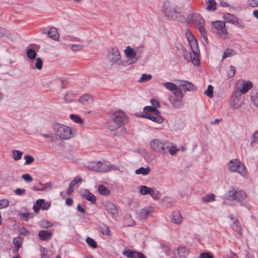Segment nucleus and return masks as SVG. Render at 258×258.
<instances>
[{"mask_svg": "<svg viewBox=\"0 0 258 258\" xmlns=\"http://www.w3.org/2000/svg\"><path fill=\"white\" fill-rule=\"evenodd\" d=\"M22 178L26 182H30L33 180V178L28 173L23 174L22 175Z\"/></svg>", "mask_w": 258, "mask_h": 258, "instance_id": "e2e57ef3", "label": "nucleus"}, {"mask_svg": "<svg viewBox=\"0 0 258 258\" xmlns=\"http://www.w3.org/2000/svg\"><path fill=\"white\" fill-rule=\"evenodd\" d=\"M202 199L205 202H212L215 200L214 195L212 194L208 195L204 197Z\"/></svg>", "mask_w": 258, "mask_h": 258, "instance_id": "603ef678", "label": "nucleus"}, {"mask_svg": "<svg viewBox=\"0 0 258 258\" xmlns=\"http://www.w3.org/2000/svg\"><path fill=\"white\" fill-rule=\"evenodd\" d=\"M124 52L125 55L128 58H136V60L139 58V56L137 57V51L134 50L130 46H127Z\"/></svg>", "mask_w": 258, "mask_h": 258, "instance_id": "4be33fe9", "label": "nucleus"}, {"mask_svg": "<svg viewBox=\"0 0 258 258\" xmlns=\"http://www.w3.org/2000/svg\"><path fill=\"white\" fill-rule=\"evenodd\" d=\"M233 229L239 234L241 233V227L238 223H234L232 226Z\"/></svg>", "mask_w": 258, "mask_h": 258, "instance_id": "69168bd1", "label": "nucleus"}, {"mask_svg": "<svg viewBox=\"0 0 258 258\" xmlns=\"http://www.w3.org/2000/svg\"><path fill=\"white\" fill-rule=\"evenodd\" d=\"M154 211V208L151 206H147L142 209L138 216L140 219H146L150 216Z\"/></svg>", "mask_w": 258, "mask_h": 258, "instance_id": "6ab92c4d", "label": "nucleus"}, {"mask_svg": "<svg viewBox=\"0 0 258 258\" xmlns=\"http://www.w3.org/2000/svg\"><path fill=\"white\" fill-rule=\"evenodd\" d=\"M40 225L43 228H46L51 227L53 226V224L51 222L46 220L40 221Z\"/></svg>", "mask_w": 258, "mask_h": 258, "instance_id": "3c124183", "label": "nucleus"}, {"mask_svg": "<svg viewBox=\"0 0 258 258\" xmlns=\"http://www.w3.org/2000/svg\"><path fill=\"white\" fill-rule=\"evenodd\" d=\"M99 162H93L90 163L88 166L87 167L89 169L98 172V165Z\"/></svg>", "mask_w": 258, "mask_h": 258, "instance_id": "a19ab883", "label": "nucleus"}, {"mask_svg": "<svg viewBox=\"0 0 258 258\" xmlns=\"http://www.w3.org/2000/svg\"><path fill=\"white\" fill-rule=\"evenodd\" d=\"M179 86L184 91H191L196 90V87L191 83L186 81H179Z\"/></svg>", "mask_w": 258, "mask_h": 258, "instance_id": "a211bd4d", "label": "nucleus"}, {"mask_svg": "<svg viewBox=\"0 0 258 258\" xmlns=\"http://www.w3.org/2000/svg\"><path fill=\"white\" fill-rule=\"evenodd\" d=\"M198 30L200 31L201 35H202L204 40L207 43L208 42V37L207 35V32L205 29V25L200 26L197 27Z\"/></svg>", "mask_w": 258, "mask_h": 258, "instance_id": "4c0bfd02", "label": "nucleus"}, {"mask_svg": "<svg viewBox=\"0 0 258 258\" xmlns=\"http://www.w3.org/2000/svg\"><path fill=\"white\" fill-rule=\"evenodd\" d=\"M12 153L13 158L15 161L19 160L22 158V156L23 155V152L22 151L16 150H12Z\"/></svg>", "mask_w": 258, "mask_h": 258, "instance_id": "f704fd0d", "label": "nucleus"}, {"mask_svg": "<svg viewBox=\"0 0 258 258\" xmlns=\"http://www.w3.org/2000/svg\"><path fill=\"white\" fill-rule=\"evenodd\" d=\"M224 19L227 22L232 23L236 26L240 27L242 29L244 28V26L241 24V23L240 22L238 19L233 15L226 14L224 15Z\"/></svg>", "mask_w": 258, "mask_h": 258, "instance_id": "4468645a", "label": "nucleus"}, {"mask_svg": "<svg viewBox=\"0 0 258 258\" xmlns=\"http://www.w3.org/2000/svg\"><path fill=\"white\" fill-rule=\"evenodd\" d=\"M163 201L164 202L163 204L167 207L172 206L175 203V201L173 199L169 198H164Z\"/></svg>", "mask_w": 258, "mask_h": 258, "instance_id": "37998d69", "label": "nucleus"}, {"mask_svg": "<svg viewBox=\"0 0 258 258\" xmlns=\"http://www.w3.org/2000/svg\"><path fill=\"white\" fill-rule=\"evenodd\" d=\"M250 100L252 104L258 108V89H253L251 91Z\"/></svg>", "mask_w": 258, "mask_h": 258, "instance_id": "a878e982", "label": "nucleus"}, {"mask_svg": "<svg viewBox=\"0 0 258 258\" xmlns=\"http://www.w3.org/2000/svg\"><path fill=\"white\" fill-rule=\"evenodd\" d=\"M162 12L165 17L174 21L182 22L185 19L178 6L169 0L164 2Z\"/></svg>", "mask_w": 258, "mask_h": 258, "instance_id": "f03ea898", "label": "nucleus"}, {"mask_svg": "<svg viewBox=\"0 0 258 258\" xmlns=\"http://www.w3.org/2000/svg\"><path fill=\"white\" fill-rule=\"evenodd\" d=\"M169 99L173 106L175 108H179L183 106V103L181 99H175L172 96H170Z\"/></svg>", "mask_w": 258, "mask_h": 258, "instance_id": "bb28decb", "label": "nucleus"}, {"mask_svg": "<svg viewBox=\"0 0 258 258\" xmlns=\"http://www.w3.org/2000/svg\"><path fill=\"white\" fill-rule=\"evenodd\" d=\"M26 54L27 57L30 59H34L37 55V53L32 48L28 49L27 50Z\"/></svg>", "mask_w": 258, "mask_h": 258, "instance_id": "ea45409f", "label": "nucleus"}, {"mask_svg": "<svg viewBox=\"0 0 258 258\" xmlns=\"http://www.w3.org/2000/svg\"><path fill=\"white\" fill-rule=\"evenodd\" d=\"M24 159H25V162L24 163L25 165L30 164L34 161V158L32 156L28 155H25L24 156Z\"/></svg>", "mask_w": 258, "mask_h": 258, "instance_id": "5fc2aeb1", "label": "nucleus"}, {"mask_svg": "<svg viewBox=\"0 0 258 258\" xmlns=\"http://www.w3.org/2000/svg\"><path fill=\"white\" fill-rule=\"evenodd\" d=\"M81 196L84 199L90 202L92 204H95L96 203V198L95 196L90 192L88 189H85L82 190Z\"/></svg>", "mask_w": 258, "mask_h": 258, "instance_id": "f3484780", "label": "nucleus"}, {"mask_svg": "<svg viewBox=\"0 0 258 258\" xmlns=\"http://www.w3.org/2000/svg\"><path fill=\"white\" fill-rule=\"evenodd\" d=\"M106 58L111 66H120L122 63L121 54L116 46H112L108 49Z\"/></svg>", "mask_w": 258, "mask_h": 258, "instance_id": "39448f33", "label": "nucleus"}, {"mask_svg": "<svg viewBox=\"0 0 258 258\" xmlns=\"http://www.w3.org/2000/svg\"><path fill=\"white\" fill-rule=\"evenodd\" d=\"M42 66H43V60H42V59L41 58H40V57L37 58H36V63H35V68L37 70H40L42 69Z\"/></svg>", "mask_w": 258, "mask_h": 258, "instance_id": "864d4df0", "label": "nucleus"}, {"mask_svg": "<svg viewBox=\"0 0 258 258\" xmlns=\"http://www.w3.org/2000/svg\"><path fill=\"white\" fill-rule=\"evenodd\" d=\"M152 76L150 74H144L139 80V82H145L150 80Z\"/></svg>", "mask_w": 258, "mask_h": 258, "instance_id": "49530a36", "label": "nucleus"}, {"mask_svg": "<svg viewBox=\"0 0 258 258\" xmlns=\"http://www.w3.org/2000/svg\"><path fill=\"white\" fill-rule=\"evenodd\" d=\"M76 96V94L72 91H69L65 94L64 99L66 103H70L74 101Z\"/></svg>", "mask_w": 258, "mask_h": 258, "instance_id": "c756f323", "label": "nucleus"}, {"mask_svg": "<svg viewBox=\"0 0 258 258\" xmlns=\"http://www.w3.org/2000/svg\"><path fill=\"white\" fill-rule=\"evenodd\" d=\"M14 192L17 195L22 196L25 194V189L17 188L14 190Z\"/></svg>", "mask_w": 258, "mask_h": 258, "instance_id": "774afa93", "label": "nucleus"}, {"mask_svg": "<svg viewBox=\"0 0 258 258\" xmlns=\"http://www.w3.org/2000/svg\"><path fill=\"white\" fill-rule=\"evenodd\" d=\"M173 93L176 97H177L180 99L183 97V93L182 91L180 89H179L178 88H177V89L173 92Z\"/></svg>", "mask_w": 258, "mask_h": 258, "instance_id": "0e129e2a", "label": "nucleus"}, {"mask_svg": "<svg viewBox=\"0 0 258 258\" xmlns=\"http://www.w3.org/2000/svg\"><path fill=\"white\" fill-rule=\"evenodd\" d=\"M9 201L7 199H2L0 200V210L7 207L9 206Z\"/></svg>", "mask_w": 258, "mask_h": 258, "instance_id": "13d9d810", "label": "nucleus"}, {"mask_svg": "<svg viewBox=\"0 0 258 258\" xmlns=\"http://www.w3.org/2000/svg\"><path fill=\"white\" fill-rule=\"evenodd\" d=\"M105 210L112 216H115L118 214V210L116 206L110 201H107L103 203Z\"/></svg>", "mask_w": 258, "mask_h": 258, "instance_id": "2eb2a0df", "label": "nucleus"}, {"mask_svg": "<svg viewBox=\"0 0 258 258\" xmlns=\"http://www.w3.org/2000/svg\"><path fill=\"white\" fill-rule=\"evenodd\" d=\"M71 47L73 51H77L81 50L83 48V46L81 44H72L71 45Z\"/></svg>", "mask_w": 258, "mask_h": 258, "instance_id": "bf43d9fd", "label": "nucleus"}, {"mask_svg": "<svg viewBox=\"0 0 258 258\" xmlns=\"http://www.w3.org/2000/svg\"><path fill=\"white\" fill-rule=\"evenodd\" d=\"M48 37L54 40H56L59 38V34L57 29L53 26H51L49 28V30L47 32Z\"/></svg>", "mask_w": 258, "mask_h": 258, "instance_id": "b1692460", "label": "nucleus"}, {"mask_svg": "<svg viewBox=\"0 0 258 258\" xmlns=\"http://www.w3.org/2000/svg\"><path fill=\"white\" fill-rule=\"evenodd\" d=\"M70 117L72 120H74L77 123L82 124L83 122V119L77 115L71 114Z\"/></svg>", "mask_w": 258, "mask_h": 258, "instance_id": "09e8293b", "label": "nucleus"}, {"mask_svg": "<svg viewBox=\"0 0 258 258\" xmlns=\"http://www.w3.org/2000/svg\"><path fill=\"white\" fill-rule=\"evenodd\" d=\"M13 243H14V245H15V246L17 248H20L22 246V238L20 237H17L14 238V239L13 240Z\"/></svg>", "mask_w": 258, "mask_h": 258, "instance_id": "a18cd8bd", "label": "nucleus"}, {"mask_svg": "<svg viewBox=\"0 0 258 258\" xmlns=\"http://www.w3.org/2000/svg\"><path fill=\"white\" fill-rule=\"evenodd\" d=\"M54 131L56 135L62 140L72 138L75 135V131L71 127L64 124L58 123L54 125Z\"/></svg>", "mask_w": 258, "mask_h": 258, "instance_id": "7ed1b4c3", "label": "nucleus"}, {"mask_svg": "<svg viewBox=\"0 0 258 258\" xmlns=\"http://www.w3.org/2000/svg\"><path fill=\"white\" fill-rule=\"evenodd\" d=\"M177 251L179 258H186L189 252L188 249L184 246L179 247Z\"/></svg>", "mask_w": 258, "mask_h": 258, "instance_id": "cd10ccee", "label": "nucleus"}, {"mask_svg": "<svg viewBox=\"0 0 258 258\" xmlns=\"http://www.w3.org/2000/svg\"><path fill=\"white\" fill-rule=\"evenodd\" d=\"M41 136L45 138L48 139L47 142L48 143H51L52 142H55L57 140V136L54 135L53 133L49 134H41Z\"/></svg>", "mask_w": 258, "mask_h": 258, "instance_id": "c85d7f7f", "label": "nucleus"}, {"mask_svg": "<svg viewBox=\"0 0 258 258\" xmlns=\"http://www.w3.org/2000/svg\"><path fill=\"white\" fill-rule=\"evenodd\" d=\"M258 144V132H255L253 135V140L251 142V145L253 146L255 144Z\"/></svg>", "mask_w": 258, "mask_h": 258, "instance_id": "680f3d73", "label": "nucleus"}, {"mask_svg": "<svg viewBox=\"0 0 258 258\" xmlns=\"http://www.w3.org/2000/svg\"><path fill=\"white\" fill-rule=\"evenodd\" d=\"M232 52L233 50L231 49L227 48L226 50L224 51L223 53V55L222 56V60L226 58V57H228L229 56H231L232 55Z\"/></svg>", "mask_w": 258, "mask_h": 258, "instance_id": "6e6d98bb", "label": "nucleus"}, {"mask_svg": "<svg viewBox=\"0 0 258 258\" xmlns=\"http://www.w3.org/2000/svg\"><path fill=\"white\" fill-rule=\"evenodd\" d=\"M78 101L82 104H90L93 102V99L91 96L86 94L81 96L79 98Z\"/></svg>", "mask_w": 258, "mask_h": 258, "instance_id": "393cba45", "label": "nucleus"}, {"mask_svg": "<svg viewBox=\"0 0 258 258\" xmlns=\"http://www.w3.org/2000/svg\"><path fill=\"white\" fill-rule=\"evenodd\" d=\"M21 217L25 221H27L29 218H31L33 217V213H22L20 214Z\"/></svg>", "mask_w": 258, "mask_h": 258, "instance_id": "052dcab7", "label": "nucleus"}, {"mask_svg": "<svg viewBox=\"0 0 258 258\" xmlns=\"http://www.w3.org/2000/svg\"><path fill=\"white\" fill-rule=\"evenodd\" d=\"M228 196L232 200H236L237 201H243L246 197V194L244 191L242 190H236L235 189H232L228 192Z\"/></svg>", "mask_w": 258, "mask_h": 258, "instance_id": "9b49d317", "label": "nucleus"}, {"mask_svg": "<svg viewBox=\"0 0 258 258\" xmlns=\"http://www.w3.org/2000/svg\"><path fill=\"white\" fill-rule=\"evenodd\" d=\"M189 43L192 53H197L198 52H200L199 49L198 47V42L196 39H193L190 41H189Z\"/></svg>", "mask_w": 258, "mask_h": 258, "instance_id": "2f4dec72", "label": "nucleus"}, {"mask_svg": "<svg viewBox=\"0 0 258 258\" xmlns=\"http://www.w3.org/2000/svg\"><path fill=\"white\" fill-rule=\"evenodd\" d=\"M99 229L100 232L104 235H110V231L108 226L105 224H102L100 226Z\"/></svg>", "mask_w": 258, "mask_h": 258, "instance_id": "c9c22d12", "label": "nucleus"}, {"mask_svg": "<svg viewBox=\"0 0 258 258\" xmlns=\"http://www.w3.org/2000/svg\"><path fill=\"white\" fill-rule=\"evenodd\" d=\"M110 117L117 124L118 126H121L124 121L127 119L124 112L120 110L111 113Z\"/></svg>", "mask_w": 258, "mask_h": 258, "instance_id": "1a4fd4ad", "label": "nucleus"}, {"mask_svg": "<svg viewBox=\"0 0 258 258\" xmlns=\"http://www.w3.org/2000/svg\"><path fill=\"white\" fill-rule=\"evenodd\" d=\"M140 193L142 195H147L151 194L153 189L146 185H141L140 188Z\"/></svg>", "mask_w": 258, "mask_h": 258, "instance_id": "7c9ffc66", "label": "nucleus"}, {"mask_svg": "<svg viewBox=\"0 0 258 258\" xmlns=\"http://www.w3.org/2000/svg\"><path fill=\"white\" fill-rule=\"evenodd\" d=\"M150 170L151 169L149 167H147L146 168L141 167L139 169H136L135 173L136 174H142L143 175H147L149 173Z\"/></svg>", "mask_w": 258, "mask_h": 258, "instance_id": "473e14b6", "label": "nucleus"}, {"mask_svg": "<svg viewBox=\"0 0 258 258\" xmlns=\"http://www.w3.org/2000/svg\"><path fill=\"white\" fill-rule=\"evenodd\" d=\"M98 171L105 172L109 171L111 168V164L108 161L101 162L99 161Z\"/></svg>", "mask_w": 258, "mask_h": 258, "instance_id": "5701e85b", "label": "nucleus"}, {"mask_svg": "<svg viewBox=\"0 0 258 258\" xmlns=\"http://www.w3.org/2000/svg\"><path fill=\"white\" fill-rule=\"evenodd\" d=\"M144 111L145 113L144 115H143L144 117L158 123H161L163 122V117L155 107L150 106H146L144 108Z\"/></svg>", "mask_w": 258, "mask_h": 258, "instance_id": "20e7f679", "label": "nucleus"}, {"mask_svg": "<svg viewBox=\"0 0 258 258\" xmlns=\"http://www.w3.org/2000/svg\"><path fill=\"white\" fill-rule=\"evenodd\" d=\"M253 84L250 81L241 80L238 81L236 85L234 91L241 95L244 94L252 87Z\"/></svg>", "mask_w": 258, "mask_h": 258, "instance_id": "0eeeda50", "label": "nucleus"}, {"mask_svg": "<svg viewBox=\"0 0 258 258\" xmlns=\"http://www.w3.org/2000/svg\"><path fill=\"white\" fill-rule=\"evenodd\" d=\"M82 181L81 178L79 176H77L75 178L71 181L69 184L74 187V186L78 183L81 182Z\"/></svg>", "mask_w": 258, "mask_h": 258, "instance_id": "4d7b16f0", "label": "nucleus"}, {"mask_svg": "<svg viewBox=\"0 0 258 258\" xmlns=\"http://www.w3.org/2000/svg\"><path fill=\"white\" fill-rule=\"evenodd\" d=\"M208 4L207 9L209 11H214L216 10V3L215 0H206Z\"/></svg>", "mask_w": 258, "mask_h": 258, "instance_id": "e433bc0d", "label": "nucleus"}, {"mask_svg": "<svg viewBox=\"0 0 258 258\" xmlns=\"http://www.w3.org/2000/svg\"><path fill=\"white\" fill-rule=\"evenodd\" d=\"M228 168L231 172H237L242 176L246 175L245 166L238 159L230 160L228 165Z\"/></svg>", "mask_w": 258, "mask_h": 258, "instance_id": "423d86ee", "label": "nucleus"}, {"mask_svg": "<svg viewBox=\"0 0 258 258\" xmlns=\"http://www.w3.org/2000/svg\"><path fill=\"white\" fill-rule=\"evenodd\" d=\"M47 184L48 185H50V184L47 183L45 184H43L40 183L36 184L33 187V189L35 190L38 191H44L46 189V185Z\"/></svg>", "mask_w": 258, "mask_h": 258, "instance_id": "58836bf2", "label": "nucleus"}, {"mask_svg": "<svg viewBox=\"0 0 258 258\" xmlns=\"http://www.w3.org/2000/svg\"><path fill=\"white\" fill-rule=\"evenodd\" d=\"M183 53L184 58L186 60L191 61L195 66H198L200 64V60L199 58L200 52L197 53H193V56H192L190 53L183 49Z\"/></svg>", "mask_w": 258, "mask_h": 258, "instance_id": "ddd939ff", "label": "nucleus"}, {"mask_svg": "<svg viewBox=\"0 0 258 258\" xmlns=\"http://www.w3.org/2000/svg\"><path fill=\"white\" fill-rule=\"evenodd\" d=\"M98 190L100 195L103 196H108L110 192V190L103 184L98 185Z\"/></svg>", "mask_w": 258, "mask_h": 258, "instance_id": "72a5a7b5", "label": "nucleus"}, {"mask_svg": "<svg viewBox=\"0 0 258 258\" xmlns=\"http://www.w3.org/2000/svg\"><path fill=\"white\" fill-rule=\"evenodd\" d=\"M213 27L217 31V35L221 39L226 38L228 32L226 29L225 22L222 21H218L212 22Z\"/></svg>", "mask_w": 258, "mask_h": 258, "instance_id": "6e6552de", "label": "nucleus"}, {"mask_svg": "<svg viewBox=\"0 0 258 258\" xmlns=\"http://www.w3.org/2000/svg\"><path fill=\"white\" fill-rule=\"evenodd\" d=\"M41 258H49L47 254V250L45 248L42 247L41 249Z\"/></svg>", "mask_w": 258, "mask_h": 258, "instance_id": "338daca9", "label": "nucleus"}, {"mask_svg": "<svg viewBox=\"0 0 258 258\" xmlns=\"http://www.w3.org/2000/svg\"><path fill=\"white\" fill-rule=\"evenodd\" d=\"M187 20L188 23H191L197 27L205 25L204 19L200 15L197 13L189 15L187 17Z\"/></svg>", "mask_w": 258, "mask_h": 258, "instance_id": "9d476101", "label": "nucleus"}, {"mask_svg": "<svg viewBox=\"0 0 258 258\" xmlns=\"http://www.w3.org/2000/svg\"><path fill=\"white\" fill-rule=\"evenodd\" d=\"M236 73V69L233 66L230 67L229 70L227 71V76L228 78H231L234 77Z\"/></svg>", "mask_w": 258, "mask_h": 258, "instance_id": "de8ad7c7", "label": "nucleus"}, {"mask_svg": "<svg viewBox=\"0 0 258 258\" xmlns=\"http://www.w3.org/2000/svg\"><path fill=\"white\" fill-rule=\"evenodd\" d=\"M123 254L130 258H147L143 253L133 251L130 249L124 250L123 252Z\"/></svg>", "mask_w": 258, "mask_h": 258, "instance_id": "dca6fc26", "label": "nucleus"}, {"mask_svg": "<svg viewBox=\"0 0 258 258\" xmlns=\"http://www.w3.org/2000/svg\"><path fill=\"white\" fill-rule=\"evenodd\" d=\"M171 221L172 223L178 225L181 223L182 217L179 211H174L173 212L171 215Z\"/></svg>", "mask_w": 258, "mask_h": 258, "instance_id": "412c9836", "label": "nucleus"}, {"mask_svg": "<svg viewBox=\"0 0 258 258\" xmlns=\"http://www.w3.org/2000/svg\"><path fill=\"white\" fill-rule=\"evenodd\" d=\"M163 85L167 89L173 92L177 88L175 84L170 82L165 83Z\"/></svg>", "mask_w": 258, "mask_h": 258, "instance_id": "79ce46f5", "label": "nucleus"}, {"mask_svg": "<svg viewBox=\"0 0 258 258\" xmlns=\"http://www.w3.org/2000/svg\"><path fill=\"white\" fill-rule=\"evenodd\" d=\"M38 236L42 241H47L50 239L52 236V232L48 230H41L38 232Z\"/></svg>", "mask_w": 258, "mask_h": 258, "instance_id": "aec40b11", "label": "nucleus"}, {"mask_svg": "<svg viewBox=\"0 0 258 258\" xmlns=\"http://www.w3.org/2000/svg\"><path fill=\"white\" fill-rule=\"evenodd\" d=\"M241 95L239 94L238 92L233 91L230 102V105L233 109H238L241 106L242 101L241 100Z\"/></svg>", "mask_w": 258, "mask_h": 258, "instance_id": "f8f14e48", "label": "nucleus"}, {"mask_svg": "<svg viewBox=\"0 0 258 258\" xmlns=\"http://www.w3.org/2000/svg\"><path fill=\"white\" fill-rule=\"evenodd\" d=\"M86 241L87 244L92 248H95L97 247V243L93 239L90 237H87Z\"/></svg>", "mask_w": 258, "mask_h": 258, "instance_id": "c03bdc74", "label": "nucleus"}, {"mask_svg": "<svg viewBox=\"0 0 258 258\" xmlns=\"http://www.w3.org/2000/svg\"><path fill=\"white\" fill-rule=\"evenodd\" d=\"M213 87L211 85H209L206 91L205 92V94L210 98H212L213 96Z\"/></svg>", "mask_w": 258, "mask_h": 258, "instance_id": "8fccbe9b", "label": "nucleus"}, {"mask_svg": "<svg viewBox=\"0 0 258 258\" xmlns=\"http://www.w3.org/2000/svg\"><path fill=\"white\" fill-rule=\"evenodd\" d=\"M150 145L152 150L163 156L167 155L168 153L175 155L179 151L172 143L161 139L151 140Z\"/></svg>", "mask_w": 258, "mask_h": 258, "instance_id": "f257e3e1", "label": "nucleus"}]
</instances>
